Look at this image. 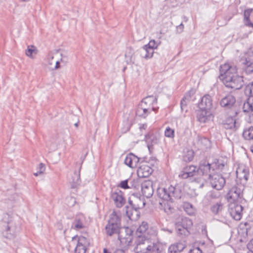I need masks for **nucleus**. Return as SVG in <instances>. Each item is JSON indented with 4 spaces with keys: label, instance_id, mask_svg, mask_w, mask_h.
<instances>
[{
    "label": "nucleus",
    "instance_id": "nucleus-1",
    "mask_svg": "<svg viewBox=\"0 0 253 253\" xmlns=\"http://www.w3.org/2000/svg\"><path fill=\"white\" fill-rule=\"evenodd\" d=\"M237 70L235 66L228 63L220 66L219 78L226 87L239 89L244 85L243 77L237 74Z\"/></svg>",
    "mask_w": 253,
    "mask_h": 253
},
{
    "label": "nucleus",
    "instance_id": "nucleus-2",
    "mask_svg": "<svg viewBox=\"0 0 253 253\" xmlns=\"http://www.w3.org/2000/svg\"><path fill=\"white\" fill-rule=\"evenodd\" d=\"M157 195L158 197L163 200V203L160 202V204H163L166 206L167 204L169 209H170V206L169 203H173L174 199H179L182 196L181 187L178 185L174 186L170 185L168 188H159L157 189Z\"/></svg>",
    "mask_w": 253,
    "mask_h": 253
},
{
    "label": "nucleus",
    "instance_id": "nucleus-3",
    "mask_svg": "<svg viewBox=\"0 0 253 253\" xmlns=\"http://www.w3.org/2000/svg\"><path fill=\"white\" fill-rule=\"evenodd\" d=\"M224 166V164L218 160L212 164H210L207 161H202L200 162L199 168L197 169L198 173L209 175L211 174V169H212V170H214L215 169L222 170Z\"/></svg>",
    "mask_w": 253,
    "mask_h": 253
},
{
    "label": "nucleus",
    "instance_id": "nucleus-4",
    "mask_svg": "<svg viewBox=\"0 0 253 253\" xmlns=\"http://www.w3.org/2000/svg\"><path fill=\"white\" fill-rule=\"evenodd\" d=\"M244 186L242 184H237L233 186L228 191L227 194V199L230 202L239 201L243 198V191Z\"/></svg>",
    "mask_w": 253,
    "mask_h": 253
},
{
    "label": "nucleus",
    "instance_id": "nucleus-5",
    "mask_svg": "<svg viewBox=\"0 0 253 253\" xmlns=\"http://www.w3.org/2000/svg\"><path fill=\"white\" fill-rule=\"evenodd\" d=\"M245 94L248 96L247 102L243 106L244 112L249 113L253 110V83L248 84L245 89Z\"/></svg>",
    "mask_w": 253,
    "mask_h": 253
},
{
    "label": "nucleus",
    "instance_id": "nucleus-6",
    "mask_svg": "<svg viewBox=\"0 0 253 253\" xmlns=\"http://www.w3.org/2000/svg\"><path fill=\"white\" fill-rule=\"evenodd\" d=\"M132 231L128 227L122 228L118 234V238L124 246H129L132 240Z\"/></svg>",
    "mask_w": 253,
    "mask_h": 253
},
{
    "label": "nucleus",
    "instance_id": "nucleus-7",
    "mask_svg": "<svg viewBox=\"0 0 253 253\" xmlns=\"http://www.w3.org/2000/svg\"><path fill=\"white\" fill-rule=\"evenodd\" d=\"M151 236L144 235H137L135 242V247L134 250L136 253L145 251L146 246L150 243L149 239Z\"/></svg>",
    "mask_w": 253,
    "mask_h": 253
},
{
    "label": "nucleus",
    "instance_id": "nucleus-8",
    "mask_svg": "<svg viewBox=\"0 0 253 253\" xmlns=\"http://www.w3.org/2000/svg\"><path fill=\"white\" fill-rule=\"evenodd\" d=\"M209 178L211 186L217 190H221L225 184V178L220 174H210Z\"/></svg>",
    "mask_w": 253,
    "mask_h": 253
},
{
    "label": "nucleus",
    "instance_id": "nucleus-9",
    "mask_svg": "<svg viewBox=\"0 0 253 253\" xmlns=\"http://www.w3.org/2000/svg\"><path fill=\"white\" fill-rule=\"evenodd\" d=\"M157 99L154 96H148L144 98L139 104L142 108H146L147 110L150 113L152 111L157 112L158 108L154 107V105L157 104Z\"/></svg>",
    "mask_w": 253,
    "mask_h": 253
},
{
    "label": "nucleus",
    "instance_id": "nucleus-10",
    "mask_svg": "<svg viewBox=\"0 0 253 253\" xmlns=\"http://www.w3.org/2000/svg\"><path fill=\"white\" fill-rule=\"evenodd\" d=\"M236 172L237 178L240 180V184L244 186L246 183L250 174L248 168L244 165H240Z\"/></svg>",
    "mask_w": 253,
    "mask_h": 253
},
{
    "label": "nucleus",
    "instance_id": "nucleus-11",
    "mask_svg": "<svg viewBox=\"0 0 253 253\" xmlns=\"http://www.w3.org/2000/svg\"><path fill=\"white\" fill-rule=\"evenodd\" d=\"M86 221L85 216L82 213L77 214L72 223L71 229L76 230L83 229L86 227Z\"/></svg>",
    "mask_w": 253,
    "mask_h": 253
},
{
    "label": "nucleus",
    "instance_id": "nucleus-12",
    "mask_svg": "<svg viewBox=\"0 0 253 253\" xmlns=\"http://www.w3.org/2000/svg\"><path fill=\"white\" fill-rule=\"evenodd\" d=\"M18 231L17 227L13 223L8 222L5 226L2 234L5 238L12 239L15 237Z\"/></svg>",
    "mask_w": 253,
    "mask_h": 253
},
{
    "label": "nucleus",
    "instance_id": "nucleus-13",
    "mask_svg": "<svg viewBox=\"0 0 253 253\" xmlns=\"http://www.w3.org/2000/svg\"><path fill=\"white\" fill-rule=\"evenodd\" d=\"M111 198L117 208L122 207L126 203L123 192L119 189H116L112 191Z\"/></svg>",
    "mask_w": 253,
    "mask_h": 253
},
{
    "label": "nucleus",
    "instance_id": "nucleus-14",
    "mask_svg": "<svg viewBox=\"0 0 253 253\" xmlns=\"http://www.w3.org/2000/svg\"><path fill=\"white\" fill-rule=\"evenodd\" d=\"M199 108L211 111L213 108V100L211 96L209 94L204 95L198 104Z\"/></svg>",
    "mask_w": 253,
    "mask_h": 253
},
{
    "label": "nucleus",
    "instance_id": "nucleus-15",
    "mask_svg": "<svg viewBox=\"0 0 253 253\" xmlns=\"http://www.w3.org/2000/svg\"><path fill=\"white\" fill-rule=\"evenodd\" d=\"M198 173L196 167L191 165L185 167L179 174V177L182 179H186L192 177Z\"/></svg>",
    "mask_w": 253,
    "mask_h": 253
},
{
    "label": "nucleus",
    "instance_id": "nucleus-16",
    "mask_svg": "<svg viewBox=\"0 0 253 253\" xmlns=\"http://www.w3.org/2000/svg\"><path fill=\"white\" fill-rule=\"evenodd\" d=\"M141 191L143 195L147 198L152 197L154 193L153 182L151 180H145L141 184Z\"/></svg>",
    "mask_w": 253,
    "mask_h": 253
},
{
    "label": "nucleus",
    "instance_id": "nucleus-17",
    "mask_svg": "<svg viewBox=\"0 0 253 253\" xmlns=\"http://www.w3.org/2000/svg\"><path fill=\"white\" fill-rule=\"evenodd\" d=\"M137 234L155 236L156 235V231L153 228H149L147 222L143 221L140 225L136 231Z\"/></svg>",
    "mask_w": 253,
    "mask_h": 253
},
{
    "label": "nucleus",
    "instance_id": "nucleus-18",
    "mask_svg": "<svg viewBox=\"0 0 253 253\" xmlns=\"http://www.w3.org/2000/svg\"><path fill=\"white\" fill-rule=\"evenodd\" d=\"M128 203L132 207V209L137 210L143 208L145 205V202L143 198H141L135 195H133L129 198Z\"/></svg>",
    "mask_w": 253,
    "mask_h": 253
},
{
    "label": "nucleus",
    "instance_id": "nucleus-19",
    "mask_svg": "<svg viewBox=\"0 0 253 253\" xmlns=\"http://www.w3.org/2000/svg\"><path fill=\"white\" fill-rule=\"evenodd\" d=\"M223 127L226 129L236 131L240 126V124L233 117H228L222 122Z\"/></svg>",
    "mask_w": 253,
    "mask_h": 253
},
{
    "label": "nucleus",
    "instance_id": "nucleus-20",
    "mask_svg": "<svg viewBox=\"0 0 253 253\" xmlns=\"http://www.w3.org/2000/svg\"><path fill=\"white\" fill-rule=\"evenodd\" d=\"M224 208L223 202L221 200H218L215 202H212L210 210L212 213L215 215L221 214Z\"/></svg>",
    "mask_w": 253,
    "mask_h": 253
},
{
    "label": "nucleus",
    "instance_id": "nucleus-21",
    "mask_svg": "<svg viewBox=\"0 0 253 253\" xmlns=\"http://www.w3.org/2000/svg\"><path fill=\"white\" fill-rule=\"evenodd\" d=\"M140 159L132 153H129L126 156L125 160V164L131 168H136L139 162Z\"/></svg>",
    "mask_w": 253,
    "mask_h": 253
},
{
    "label": "nucleus",
    "instance_id": "nucleus-22",
    "mask_svg": "<svg viewBox=\"0 0 253 253\" xmlns=\"http://www.w3.org/2000/svg\"><path fill=\"white\" fill-rule=\"evenodd\" d=\"M243 209L241 205L234 204L230 208V214L235 220H239L242 217Z\"/></svg>",
    "mask_w": 253,
    "mask_h": 253
},
{
    "label": "nucleus",
    "instance_id": "nucleus-23",
    "mask_svg": "<svg viewBox=\"0 0 253 253\" xmlns=\"http://www.w3.org/2000/svg\"><path fill=\"white\" fill-rule=\"evenodd\" d=\"M122 214L119 211H114L110 215L108 223L121 227Z\"/></svg>",
    "mask_w": 253,
    "mask_h": 253
},
{
    "label": "nucleus",
    "instance_id": "nucleus-24",
    "mask_svg": "<svg viewBox=\"0 0 253 253\" xmlns=\"http://www.w3.org/2000/svg\"><path fill=\"white\" fill-rule=\"evenodd\" d=\"M235 98L232 95H227L220 102V105L226 109L231 108L235 103Z\"/></svg>",
    "mask_w": 253,
    "mask_h": 253
},
{
    "label": "nucleus",
    "instance_id": "nucleus-25",
    "mask_svg": "<svg viewBox=\"0 0 253 253\" xmlns=\"http://www.w3.org/2000/svg\"><path fill=\"white\" fill-rule=\"evenodd\" d=\"M145 138L149 149L154 145L158 144L160 141V136L159 134H147L145 135Z\"/></svg>",
    "mask_w": 253,
    "mask_h": 253
},
{
    "label": "nucleus",
    "instance_id": "nucleus-26",
    "mask_svg": "<svg viewBox=\"0 0 253 253\" xmlns=\"http://www.w3.org/2000/svg\"><path fill=\"white\" fill-rule=\"evenodd\" d=\"M152 172V169L146 164H141L137 169L139 177H148Z\"/></svg>",
    "mask_w": 253,
    "mask_h": 253
},
{
    "label": "nucleus",
    "instance_id": "nucleus-27",
    "mask_svg": "<svg viewBox=\"0 0 253 253\" xmlns=\"http://www.w3.org/2000/svg\"><path fill=\"white\" fill-rule=\"evenodd\" d=\"M242 66V69L246 74H251L253 72V61L247 58H242L240 60Z\"/></svg>",
    "mask_w": 253,
    "mask_h": 253
},
{
    "label": "nucleus",
    "instance_id": "nucleus-28",
    "mask_svg": "<svg viewBox=\"0 0 253 253\" xmlns=\"http://www.w3.org/2000/svg\"><path fill=\"white\" fill-rule=\"evenodd\" d=\"M211 111L209 110L200 109L198 110L197 112V118L199 122L205 123L207 122L209 117H210Z\"/></svg>",
    "mask_w": 253,
    "mask_h": 253
},
{
    "label": "nucleus",
    "instance_id": "nucleus-29",
    "mask_svg": "<svg viewBox=\"0 0 253 253\" xmlns=\"http://www.w3.org/2000/svg\"><path fill=\"white\" fill-rule=\"evenodd\" d=\"M186 247L183 242H177L171 244L168 248V253H180Z\"/></svg>",
    "mask_w": 253,
    "mask_h": 253
},
{
    "label": "nucleus",
    "instance_id": "nucleus-30",
    "mask_svg": "<svg viewBox=\"0 0 253 253\" xmlns=\"http://www.w3.org/2000/svg\"><path fill=\"white\" fill-rule=\"evenodd\" d=\"M196 144L199 149L203 150L210 147L211 145V142L208 138L200 136H198Z\"/></svg>",
    "mask_w": 253,
    "mask_h": 253
},
{
    "label": "nucleus",
    "instance_id": "nucleus-31",
    "mask_svg": "<svg viewBox=\"0 0 253 253\" xmlns=\"http://www.w3.org/2000/svg\"><path fill=\"white\" fill-rule=\"evenodd\" d=\"M122 227L108 223L105 227L106 234L112 236L115 234H118Z\"/></svg>",
    "mask_w": 253,
    "mask_h": 253
},
{
    "label": "nucleus",
    "instance_id": "nucleus-32",
    "mask_svg": "<svg viewBox=\"0 0 253 253\" xmlns=\"http://www.w3.org/2000/svg\"><path fill=\"white\" fill-rule=\"evenodd\" d=\"M161 245L158 243H150L146 246L145 252L147 253H160Z\"/></svg>",
    "mask_w": 253,
    "mask_h": 253
},
{
    "label": "nucleus",
    "instance_id": "nucleus-33",
    "mask_svg": "<svg viewBox=\"0 0 253 253\" xmlns=\"http://www.w3.org/2000/svg\"><path fill=\"white\" fill-rule=\"evenodd\" d=\"M69 181L72 188H76L77 186L80 184V174L79 172L74 171L71 177L69 178Z\"/></svg>",
    "mask_w": 253,
    "mask_h": 253
},
{
    "label": "nucleus",
    "instance_id": "nucleus-34",
    "mask_svg": "<svg viewBox=\"0 0 253 253\" xmlns=\"http://www.w3.org/2000/svg\"><path fill=\"white\" fill-rule=\"evenodd\" d=\"M126 214L129 219L131 220H137L139 217V212L138 210L131 209L129 210L128 207H126Z\"/></svg>",
    "mask_w": 253,
    "mask_h": 253
},
{
    "label": "nucleus",
    "instance_id": "nucleus-35",
    "mask_svg": "<svg viewBox=\"0 0 253 253\" xmlns=\"http://www.w3.org/2000/svg\"><path fill=\"white\" fill-rule=\"evenodd\" d=\"M139 53L141 56L145 59L151 58L153 55L154 50L151 48H146L143 47L139 50Z\"/></svg>",
    "mask_w": 253,
    "mask_h": 253
},
{
    "label": "nucleus",
    "instance_id": "nucleus-36",
    "mask_svg": "<svg viewBox=\"0 0 253 253\" xmlns=\"http://www.w3.org/2000/svg\"><path fill=\"white\" fill-rule=\"evenodd\" d=\"M150 113L146 108H142L139 104L135 111L136 115L142 118H146Z\"/></svg>",
    "mask_w": 253,
    "mask_h": 253
},
{
    "label": "nucleus",
    "instance_id": "nucleus-37",
    "mask_svg": "<svg viewBox=\"0 0 253 253\" xmlns=\"http://www.w3.org/2000/svg\"><path fill=\"white\" fill-rule=\"evenodd\" d=\"M193 90H190L185 95L180 102L181 109L183 110L187 106V103L190 100L192 95L194 94Z\"/></svg>",
    "mask_w": 253,
    "mask_h": 253
},
{
    "label": "nucleus",
    "instance_id": "nucleus-38",
    "mask_svg": "<svg viewBox=\"0 0 253 253\" xmlns=\"http://www.w3.org/2000/svg\"><path fill=\"white\" fill-rule=\"evenodd\" d=\"M176 229L177 234L182 238L187 236L190 234L189 231L187 229L180 226L179 223L176 224Z\"/></svg>",
    "mask_w": 253,
    "mask_h": 253
},
{
    "label": "nucleus",
    "instance_id": "nucleus-39",
    "mask_svg": "<svg viewBox=\"0 0 253 253\" xmlns=\"http://www.w3.org/2000/svg\"><path fill=\"white\" fill-rule=\"evenodd\" d=\"M77 240L78 242V244L84 246L85 247H87L89 245V242L88 240L84 236H75L72 238V241H74Z\"/></svg>",
    "mask_w": 253,
    "mask_h": 253
},
{
    "label": "nucleus",
    "instance_id": "nucleus-40",
    "mask_svg": "<svg viewBox=\"0 0 253 253\" xmlns=\"http://www.w3.org/2000/svg\"><path fill=\"white\" fill-rule=\"evenodd\" d=\"M243 136L246 140L253 139V126L245 128L243 132Z\"/></svg>",
    "mask_w": 253,
    "mask_h": 253
},
{
    "label": "nucleus",
    "instance_id": "nucleus-41",
    "mask_svg": "<svg viewBox=\"0 0 253 253\" xmlns=\"http://www.w3.org/2000/svg\"><path fill=\"white\" fill-rule=\"evenodd\" d=\"M183 209L185 212L190 215H192L195 213V209L193 206L188 202L184 203Z\"/></svg>",
    "mask_w": 253,
    "mask_h": 253
},
{
    "label": "nucleus",
    "instance_id": "nucleus-42",
    "mask_svg": "<svg viewBox=\"0 0 253 253\" xmlns=\"http://www.w3.org/2000/svg\"><path fill=\"white\" fill-rule=\"evenodd\" d=\"M179 223L180 226L187 229L188 230L193 225L192 220L187 217L182 218L181 222Z\"/></svg>",
    "mask_w": 253,
    "mask_h": 253
},
{
    "label": "nucleus",
    "instance_id": "nucleus-43",
    "mask_svg": "<svg viewBox=\"0 0 253 253\" xmlns=\"http://www.w3.org/2000/svg\"><path fill=\"white\" fill-rule=\"evenodd\" d=\"M36 53V47L33 45L28 46L27 49L25 50L26 55L31 58H33V55Z\"/></svg>",
    "mask_w": 253,
    "mask_h": 253
},
{
    "label": "nucleus",
    "instance_id": "nucleus-44",
    "mask_svg": "<svg viewBox=\"0 0 253 253\" xmlns=\"http://www.w3.org/2000/svg\"><path fill=\"white\" fill-rule=\"evenodd\" d=\"M128 182H129L130 184L132 183L131 179H126L122 181L118 186L119 187L125 189L130 188L133 186V184H131V186H129L128 185Z\"/></svg>",
    "mask_w": 253,
    "mask_h": 253
},
{
    "label": "nucleus",
    "instance_id": "nucleus-45",
    "mask_svg": "<svg viewBox=\"0 0 253 253\" xmlns=\"http://www.w3.org/2000/svg\"><path fill=\"white\" fill-rule=\"evenodd\" d=\"M165 135L167 137L173 138L174 136V130L168 126L165 131Z\"/></svg>",
    "mask_w": 253,
    "mask_h": 253
},
{
    "label": "nucleus",
    "instance_id": "nucleus-46",
    "mask_svg": "<svg viewBox=\"0 0 253 253\" xmlns=\"http://www.w3.org/2000/svg\"><path fill=\"white\" fill-rule=\"evenodd\" d=\"M158 44L156 43L155 40H151L149 42L144 45L146 48H151L154 50V49L157 48Z\"/></svg>",
    "mask_w": 253,
    "mask_h": 253
},
{
    "label": "nucleus",
    "instance_id": "nucleus-47",
    "mask_svg": "<svg viewBox=\"0 0 253 253\" xmlns=\"http://www.w3.org/2000/svg\"><path fill=\"white\" fill-rule=\"evenodd\" d=\"M86 249V247L77 244L75 249V253H85Z\"/></svg>",
    "mask_w": 253,
    "mask_h": 253
},
{
    "label": "nucleus",
    "instance_id": "nucleus-48",
    "mask_svg": "<svg viewBox=\"0 0 253 253\" xmlns=\"http://www.w3.org/2000/svg\"><path fill=\"white\" fill-rule=\"evenodd\" d=\"M209 199L211 201V202L212 203V200H221L220 199V195L219 193H216L214 192H211L209 195H208Z\"/></svg>",
    "mask_w": 253,
    "mask_h": 253
},
{
    "label": "nucleus",
    "instance_id": "nucleus-49",
    "mask_svg": "<svg viewBox=\"0 0 253 253\" xmlns=\"http://www.w3.org/2000/svg\"><path fill=\"white\" fill-rule=\"evenodd\" d=\"M66 201L67 202V204L69 207L74 206L76 203V199L73 197H67L66 199Z\"/></svg>",
    "mask_w": 253,
    "mask_h": 253
},
{
    "label": "nucleus",
    "instance_id": "nucleus-50",
    "mask_svg": "<svg viewBox=\"0 0 253 253\" xmlns=\"http://www.w3.org/2000/svg\"><path fill=\"white\" fill-rule=\"evenodd\" d=\"M193 158V152L189 151L187 152V155L184 156V160L189 162L191 161Z\"/></svg>",
    "mask_w": 253,
    "mask_h": 253
},
{
    "label": "nucleus",
    "instance_id": "nucleus-51",
    "mask_svg": "<svg viewBox=\"0 0 253 253\" xmlns=\"http://www.w3.org/2000/svg\"><path fill=\"white\" fill-rule=\"evenodd\" d=\"M39 169V170L37 172L34 173V175L35 176H38L39 174L43 173V172L45 170V169L44 165L42 163L40 164Z\"/></svg>",
    "mask_w": 253,
    "mask_h": 253
},
{
    "label": "nucleus",
    "instance_id": "nucleus-52",
    "mask_svg": "<svg viewBox=\"0 0 253 253\" xmlns=\"http://www.w3.org/2000/svg\"><path fill=\"white\" fill-rule=\"evenodd\" d=\"M252 11V9H246L244 11V20H249L250 19V16Z\"/></svg>",
    "mask_w": 253,
    "mask_h": 253
},
{
    "label": "nucleus",
    "instance_id": "nucleus-53",
    "mask_svg": "<svg viewBox=\"0 0 253 253\" xmlns=\"http://www.w3.org/2000/svg\"><path fill=\"white\" fill-rule=\"evenodd\" d=\"M189 253H202V251L199 247H193L190 250Z\"/></svg>",
    "mask_w": 253,
    "mask_h": 253
},
{
    "label": "nucleus",
    "instance_id": "nucleus-54",
    "mask_svg": "<svg viewBox=\"0 0 253 253\" xmlns=\"http://www.w3.org/2000/svg\"><path fill=\"white\" fill-rule=\"evenodd\" d=\"M184 29V25L181 23L180 25L176 26V32L177 33H181Z\"/></svg>",
    "mask_w": 253,
    "mask_h": 253
},
{
    "label": "nucleus",
    "instance_id": "nucleus-55",
    "mask_svg": "<svg viewBox=\"0 0 253 253\" xmlns=\"http://www.w3.org/2000/svg\"><path fill=\"white\" fill-rule=\"evenodd\" d=\"M247 248L250 251L253 253V239L248 244Z\"/></svg>",
    "mask_w": 253,
    "mask_h": 253
},
{
    "label": "nucleus",
    "instance_id": "nucleus-56",
    "mask_svg": "<svg viewBox=\"0 0 253 253\" xmlns=\"http://www.w3.org/2000/svg\"><path fill=\"white\" fill-rule=\"evenodd\" d=\"M245 22L246 25H247L249 27H253V23L250 21V19H249L248 20H245Z\"/></svg>",
    "mask_w": 253,
    "mask_h": 253
},
{
    "label": "nucleus",
    "instance_id": "nucleus-57",
    "mask_svg": "<svg viewBox=\"0 0 253 253\" xmlns=\"http://www.w3.org/2000/svg\"><path fill=\"white\" fill-rule=\"evenodd\" d=\"M202 232L203 234H205V235L207 234V231L206 229V227L205 226H202Z\"/></svg>",
    "mask_w": 253,
    "mask_h": 253
},
{
    "label": "nucleus",
    "instance_id": "nucleus-58",
    "mask_svg": "<svg viewBox=\"0 0 253 253\" xmlns=\"http://www.w3.org/2000/svg\"><path fill=\"white\" fill-rule=\"evenodd\" d=\"M147 127V125H145V124H142L141 125L140 127H139V128L142 130V129H145Z\"/></svg>",
    "mask_w": 253,
    "mask_h": 253
},
{
    "label": "nucleus",
    "instance_id": "nucleus-59",
    "mask_svg": "<svg viewBox=\"0 0 253 253\" xmlns=\"http://www.w3.org/2000/svg\"><path fill=\"white\" fill-rule=\"evenodd\" d=\"M60 68V62L58 61H57L56 62V65L54 67V69H57Z\"/></svg>",
    "mask_w": 253,
    "mask_h": 253
},
{
    "label": "nucleus",
    "instance_id": "nucleus-60",
    "mask_svg": "<svg viewBox=\"0 0 253 253\" xmlns=\"http://www.w3.org/2000/svg\"><path fill=\"white\" fill-rule=\"evenodd\" d=\"M162 230H164V231H167L169 233H172V231L170 229H169L168 228H163L162 229Z\"/></svg>",
    "mask_w": 253,
    "mask_h": 253
},
{
    "label": "nucleus",
    "instance_id": "nucleus-61",
    "mask_svg": "<svg viewBox=\"0 0 253 253\" xmlns=\"http://www.w3.org/2000/svg\"><path fill=\"white\" fill-rule=\"evenodd\" d=\"M103 253H110V252L107 249L105 248L103 250Z\"/></svg>",
    "mask_w": 253,
    "mask_h": 253
},
{
    "label": "nucleus",
    "instance_id": "nucleus-62",
    "mask_svg": "<svg viewBox=\"0 0 253 253\" xmlns=\"http://www.w3.org/2000/svg\"><path fill=\"white\" fill-rule=\"evenodd\" d=\"M116 253H124V251L122 250L117 251Z\"/></svg>",
    "mask_w": 253,
    "mask_h": 253
},
{
    "label": "nucleus",
    "instance_id": "nucleus-63",
    "mask_svg": "<svg viewBox=\"0 0 253 253\" xmlns=\"http://www.w3.org/2000/svg\"><path fill=\"white\" fill-rule=\"evenodd\" d=\"M61 56L62 57L61 59V61H63V59L65 57V56H63V54L62 53H61Z\"/></svg>",
    "mask_w": 253,
    "mask_h": 253
},
{
    "label": "nucleus",
    "instance_id": "nucleus-64",
    "mask_svg": "<svg viewBox=\"0 0 253 253\" xmlns=\"http://www.w3.org/2000/svg\"><path fill=\"white\" fill-rule=\"evenodd\" d=\"M250 150H251V152L253 153V144L252 145H251V146L250 147Z\"/></svg>",
    "mask_w": 253,
    "mask_h": 253
}]
</instances>
